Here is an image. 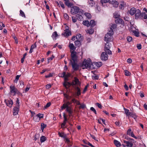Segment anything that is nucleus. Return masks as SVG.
Here are the masks:
<instances>
[{"mask_svg":"<svg viewBox=\"0 0 147 147\" xmlns=\"http://www.w3.org/2000/svg\"><path fill=\"white\" fill-rule=\"evenodd\" d=\"M91 63H92L90 59H88L87 60L86 59H84L82 63L81 66L83 69L87 68H90L91 65Z\"/></svg>","mask_w":147,"mask_h":147,"instance_id":"obj_1","label":"nucleus"},{"mask_svg":"<svg viewBox=\"0 0 147 147\" xmlns=\"http://www.w3.org/2000/svg\"><path fill=\"white\" fill-rule=\"evenodd\" d=\"M83 10L80 9L79 8L76 6H74L71 7V12L72 14H76L79 13L80 14H83Z\"/></svg>","mask_w":147,"mask_h":147,"instance_id":"obj_2","label":"nucleus"},{"mask_svg":"<svg viewBox=\"0 0 147 147\" xmlns=\"http://www.w3.org/2000/svg\"><path fill=\"white\" fill-rule=\"evenodd\" d=\"M104 47V51L109 55H111L112 52L110 50V49L111 46V44L110 43L111 42H106Z\"/></svg>","mask_w":147,"mask_h":147,"instance_id":"obj_3","label":"nucleus"},{"mask_svg":"<svg viewBox=\"0 0 147 147\" xmlns=\"http://www.w3.org/2000/svg\"><path fill=\"white\" fill-rule=\"evenodd\" d=\"M135 13V16L136 19H138L139 18L142 19L145 14V13H141L139 9L137 10V11Z\"/></svg>","mask_w":147,"mask_h":147,"instance_id":"obj_4","label":"nucleus"},{"mask_svg":"<svg viewBox=\"0 0 147 147\" xmlns=\"http://www.w3.org/2000/svg\"><path fill=\"white\" fill-rule=\"evenodd\" d=\"M65 29L64 30L65 32L62 33V35L64 36L65 37H68L69 36L71 35V32L69 30V27L66 26L65 27Z\"/></svg>","mask_w":147,"mask_h":147,"instance_id":"obj_5","label":"nucleus"},{"mask_svg":"<svg viewBox=\"0 0 147 147\" xmlns=\"http://www.w3.org/2000/svg\"><path fill=\"white\" fill-rule=\"evenodd\" d=\"M69 64H71L74 71H76L79 70L80 66L77 62L69 63Z\"/></svg>","mask_w":147,"mask_h":147,"instance_id":"obj_6","label":"nucleus"},{"mask_svg":"<svg viewBox=\"0 0 147 147\" xmlns=\"http://www.w3.org/2000/svg\"><path fill=\"white\" fill-rule=\"evenodd\" d=\"M113 36L112 35L107 34L105 36L104 40L106 42H112Z\"/></svg>","mask_w":147,"mask_h":147,"instance_id":"obj_7","label":"nucleus"},{"mask_svg":"<svg viewBox=\"0 0 147 147\" xmlns=\"http://www.w3.org/2000/svg\"><path fill=\"white\" fill-rule=\"evenodd\" d=\"M107 53L105 52H102L100 55V59L104 61H106L108 59V57Z\"/></svg>","mask_w":147,"mask_h":147,"instance_id":"obj_8","label":"nucleus"},{"mask_svg":"<svg viewBox=\"0 0 147 147\" xmlns=\"http://www.w3.org/2000/svg\"><path fill=\"white\" fill-rule=\"evenodd\" d=\"M7 105L9 107H11L13 104L12 100L10 98L8 99H5L4 101Z\"/></svg>","mask_w":147,"mask_h":147,"instance_id":"obj_9","label":"nucleus"},{"mask_svg":"<svg viewBox=\"0 0 147 147\" xmlns=\"http://www.w3.org/2000/svg\"><path fill=\"white\" fill-rule=\"evenodd\" d=\"M10 92L11 93H13V95H15L18 91V89L16 88L14 86H11L9 87Z\"/></svg>","mask_w":147,"mask_h":147,"instance_id":"obj_10","label":"nucleus"},{"mask_svg":"<svg viewBox=\"0 0 147 147\" xmlns=\"http://www.w3.org/2000/svg\"><path fill=\"white\" fill-rule=\"evenodd\" d=\"M127 135L131 136L136 139H137L138 138L137 137L135 136L133 132V131H131V128H130L127 130Z\"/></svg>","mask_w":147,"mask_h":147,"instance_id":"obj_11","label":"nucleus"},{"mask_svg":"<svg viewBox=\"0 0 147 147\" xmlns=\"http://www.w3.org/2000/svg\"><path fill=\"white\" fill-rule=\"evenodd\" d=\"M72 103V102L67 101L66 103L63 104L61 107V109L63 110L65 109L67 107L69 106V105H71Z\"/></svg>","mask_w":147,"mask_h":147,"instance_id":"obj_12","label":"nucleus"},{"mask_svg":"<svg viewBox=\"0 0 147 147\" xmlns=\"http://www.w3.org/2000/svg\"><path fill=\"white\" fill-rule=\"evenodd\" d=\"M19 105H18V106H16V107H14L13 109V115H17L18 113V112L19 111Z\"/></svg>","mask_w":147,"mask_h":147,"instance_id":"obj_13","label":"nucleus"},{"mask_svg":"<svg viewBox=\"0 0 147 147\" xmlns=\"http://www.w3.org/2000/svg\"><path fill=\"white\" fill-rule=\"evenodd\" d=\"M115 22L117 24H122L124 23L123 20L119 17L116 19L115 20Z\"/></svg>","mask_w":147,"mask_h":147,"instance_id":"obj_14","label":"nucleus"},{"mask_svg":"<svg viewBox=\"0 0 147 147\" xmlns=\"http://www.w3.org/2000/svg\"><path fill=\"white\" fill-rule=\"evenodd\" d=\"M63 85L66 89H67L71 86V83L67 82H65L63 84Z\"/></svg>","mask_w":147,"mask_h":147,"instance_id":"obj_15","label":"nucleus"},{"mask_svg":"<svg viewBox=\"0 0 147 147\" xmlns=\"http://www.w3.org/2000/svg\"><path fill=\"white\" fill-rule=\"evenodd\" d=\"M80 40H76L74 42V44L75 46L78 47H80L81 45V42Z\"/></svg>","mask_w":147,"mask_h":147,"instance_id":"obj_16","label":"nucleus"},{"mask_svg":"<svg viewBox=\"0 0 147 147\" xmlns=\"http://www.w3.org/2000/svg\"><path fill=\"white\" fill-rule=\"evenodd\" d=\"M78 58V57L77 56H76L75 57H74L73 58L72 57H71V59L69 60V63L77 62Z\"/></svg>","mask_w":147,"mask_h":147,"instance_id":"obj_17","label":"nucleus"},{"mask_svg":"<svg viewBox=\"0 0 147 147\" xmlns=\"http://www.w3.org/2000/svg\"><path fill=\"white\" fill-rule=\"evenodd\" d=\"M136 11L137 10L136 9V8L134 7L132 8L130 10V14L131 16L133 15L136 13Z\"/></svg>","mask_w":147,"mask_h":147,"instance_id":"obj_18","label":"nucleus"},{"mask_svg":"<svg viewBox=\"0 0 147 147\" xmlns=\"http://www.w3.org/2000/svg\"><path fill=\"white\" fill-rule=\"evenodd\" d=\"M74 81L75 82V84L80 86L81 83L80 82L79 79L76 77L74 78Z\"/></svg>","mask_w":147,"mask_h":147,"instance_id":"obj_19","label":"nucleus"},{"mask_svg":"<svg viewBox=\"0 0 147 147\" xmlns=\"http://www.w3.org/2000/svg\"><path fill=\"white\" fill-rule=\"evenodd\" d=\"M75 89L77 90V92L76 93L77 96H79L81 94V90L80 88L78 86H76L75 87Z\"/></svg>","mask_w":147,"mask_h":147,"instance_id":"obj_20","label":"nucleus"},{"mask_svg":"<svg viewBox=\"0 0 147 147\" xmlns=\"http://www.w3.org/2000/svg\"><path fill=\"white\" fill-rule=\"evenodd\" d=\"M65 4L68 7H71L73 5V4L72 3L69 1V0H68L65 1Z\"/></svg>","mask_w":147,"mask_h":147,"instance_id":"obj_21","label":"nucleus"},{"mask_svg":"<svg viewBox=\"0 0 147 147\" xmlns=\"http://www.w3.org/2000/svg\"><path fill=\"white\" fill-rule=\"evenodd\" d=\"M90 26L91 28L94 27L96 25V22L94 20H92L90 21Z\"/></svg>","mask_w":147,"mask_h":147,"instance_id":"obj_22","label":"nucleus"},{"mask_svg":"<svg viewBox=\"0 0 147 147\" xmlns=\"http://www.w3.org/2000/svg\"><path fill=\"white\" fill-rule=\"evenodd\" d=\"M82 24L87 27H88L90 26V22L88 20L83 21L82 22Z\"/></svg>","mask_w":147,"mask_h":147,"instance_id":"obj_23","label":"nucleus"},{"mask_svg":"<svg viewBox=\"0 0 147 147\" xmlns=\"http://www.w3.org/2000/svg\"><path fill=\"white\" fill-rule=\"evenodd\" d=\"M123 142L124 143L127 144L126 146L128 147H132L133 145L132 142H129V141L124 140Z\"/></svg>","mask_w":147,"mask_h":147,"instance_id":"obj_24","label":"nucleus"},{"mask_svg":"<svg viewBox=\"0 0 147 147\" xmlns=\"http://www.w3.org/2000/svg\"><path fill=\"white\" fill-rule=\"evenodd\" d=\"M114 144L117 147H119L121 146V143L116 140H114Z\"/></svg>","mask_w":147,"mask_h":147,"instance_id":"obj_25","label":"nucleus"},{"mask_svg":"<svg viewBox=\"0 0 147 147\" xmlns=\"http://www.w3.org/2000/svg\"><path fill=\"white\" fill-rule=\"evenodd\" d=\"M82 14H77L76 15V16L77 18V19L79 21H81L83 19V17L82 16Z\"/></svg>","mask_w":147,"mask_h":147,"instance_id":"obj_26","label":"nucleus"},{"mask_svg":"<svg viewBox=\"0 0 147 147\" xmlns=\"http://www.w3.org/2000/svg\"><path fill=\"white\" fill-rule=\"evenodd\" d=\"M125 5V3L124 1H122L120 4L119 7L120 9H124V6Z\"/></svg>","mask_w":147,"mask_h":147,"instance_id":"obj_27","label":"nucleus"},{"mask_svg":"<svg viewBox=\"0 0 147 147\" xmlns=\"http://www.w3.org/2000/svg\"><path fill=\"white\" fill-rule=\"evenodd\" d=\"M69 47L71 50L74 51L76 50V47H75L73 43H69Z\"/></svg>","mask_w":147,"mask_h":147,"instance_id":"obj_28","label":"nucleus"},{"mask_svg":"<svg viewBox=\"0 0 147 147\" xmlns=\"http://www.w3.org/2000/svg\"><path fill=\"white\" fill-rule=\"evenodd\" d=\"M58 36L57 32L56 31H55L53 33L51 37L53 40H56V38Z\"/></svg>","mask_w":147,"mask_h":147,"instance_id":"obj_29","label":"nucleus"},{"mask_svg":"<svg viewBox=\"0 0 147 147\" xmlns=\"http://www.w3.org/2000/svg\"><path fill=\"white\" fill-rule=\"evenodd\" d=\"M82 37H83L81 36V34H78L76 36V38L77 40H82Z\"/></svg>","mask_w":147,"mask_h":147,"instance_id":"obj_30","label":"nucleus"},{"mask_svg":"<svg viewBox=\"0 0 147 147\" xmlns=\"http://www.w3.org/2000/svg\"><path fill=\"white\" fill-rule=\"evenodd\" d=\"M111 4L113 5V6L115 8L118 7L119 5V3L117 1H115L113 3H112Z\"/></svg>","mask_w":147,"mask_h":147,"instance_id":"obj_31","label":"nucleus"},{"mask_svg":"<svg viewBox=\"0 0 147 147\" xmlns=\"http://www.w3.org/2000/svg\"><path fill=\"white\" fill-rule=\"evenodd\" d=\"M94 32V29L92 28H90L87 30L86 32L89 33V34H93Z\"/></svg>","mask_w":147,"mask_h":147,"instance_id":"obj_32","label":"nucleus"},{"mask_svg":"<svg viewBox=\"0 0 147 147\" xmlns=\"http://www.w3.org/2000/svg\"><path fill=\"white\" fill-rule=\"evenodd\" d=\"M46 138L44 136H42L40 138V141L41 143H42L44 142L46 140Z\"/></svg>","mask_w":147,"mask_h":147,"instance_id":"obj_33","label":"nucleus"},{"mask_svg":"<svg viewBox=\"0 0 147 147\" xmlns=\"http://www.w3.org/2000/svg\"><path fill=\"white\" fill-rule=\"evenodd\" d=\"M94 64L98 67H100L102 65V63L101 62H98L94 63Z\"/></svg>","mask_w":147,"mask_h":147,"instance_id":"obj_34","label":"nucleus"},{"mask_svg":"<svg viewBox=\"0 0 147 147\" xmlns=\"http://www.w3.org/2000/svg\"><path fill=\"white\" fill-rule=\"evenodd\" d=\"M88 3L89 5V6L92 7L94 5L95 3L93 1H88Z\"/></svg>","mask_w":147,"mask_h":147,"instance_id":"obj_35","label":"nucleus"},{"mask_svg":"<svg viewBox=\"0 0 147 147\" xmlns=\"http://www.w3.org/2000/svg\"><path fill=\"white\" fill-rule=\"evenodd\" d=\"M120 16V15L119 14L118 12H115L113 13V17L117 19L118 18H119Z\"/></svg>","mask_w":147,"mask_h":147,"instance_id":"obj_36","label":"nucleus"},{"mask_svg":"<svg viewBox=\"0 0 147 147\" xmlns=\"http://www.w3.org/2000/svg\"><path fill=\"white\" fill-rule=\"evenodd\" d=\"M47 126V125L44 123H41V124L40 128L42 132H43L44 129Z\"/></svg>","mask_w":147,"mask_h":147,"instance_id":"obj_37","label":"nucleus"},{"mask_svg":"<svg viewBox=\"0 0 147 147\" xmlns=\"http://www.w3.org/2000/svg\"><path fill=\"white\" fill-rule=\"evenodd\" d=\"M40 136V135L39 134L37 133L34 136V140L35 141H36L39 138Z\"/></svg>","mask_w":147,"mask_h":147,"instance_id":"obj_38","label":"nucleus"},{"mask_svg":"<svg viewBox=\"0 0 147 147\" xmlns=\"http://www.w3.org/2000/svg\"><path fill=\"white\" fill-rule=\"evenodd\" d=\"M77 53L75 51H73L71 52V57H72L73 58L74 57H75L76 56H77L76 55Z\"/></svg>","mask_w":147,"mask_h":147,"instance_id":"obj_39","label":"nucleus"},{"mask_svg":"<svg viewBox=\"0 0 147 147\" xmlns=\"http://www.w3.org/2000/svg\"><path fill=\"white\" fill-rule=\"evenodd\" d=\"M84 14L88 19H90L91 18V15L89 13H85Z\"/></svg>","mask_w":147,"mask_h":147,"instance_id":"obj_40","label":"nucleus"},{"mask_svg":"<svg viewBox=\"0 0 147 147\" xmlns=\"http://www.w3.org/2000/svg\"><path fill=\"white\" fill-rule=\"evenodd\" d=\"M107 34H109L113 35V29H112L111 28H110V29L109 30Z\"/></svg>","mask_w":147,"mask_h":147,"instance_id":"obj_41","label":"nucleus"},{"mask_svg":"<svg viewBox=\"0 0 147 147\" xmlns=\"http://www.w3.org/2000/svg\"><path fill=\"white\" fill-rule=\"evenodd\" d=\"M80 106L79 107V109H84L86 107V105L84 104H80Z\"/></svg>","mask_w":147,"mask_h":147,"instance_id":"obj_42","label":"nucleus"},{"mask_svg":"<svg viewBox=\"0 0 147 147\" xmlns=\"http://www.w3.org/2000/svg\"><path fill=\"white\" fill-rule=\"evenodd\" d=\"M38 118L39 119V120L40 119L43 118L44 115L43 114H41L40 113H39L37 114V115Z\"/></svg>","mask_w":147,"mask_h":147,"instance_id":"obj_43","label":"nucleus"},{"mask_svg":"<svg viewBox=\"0 0 147 147\" xmlns=\"http://www.w3.org/2000/svg\"><path fill=\"white\" fill-rule=\"evenodd\" d=\"M20 15L23 17H24L25 18L26 17V16L25 15V14L24 12L22 11V10H20Z\"/></svg>","mask_w":147,"mask_h":147,"instance_id":"obj_44","label":"nucleus"},{"mask_svg":"<svg viewBox=\"0 0 147 147\" xmlns=\"http://www.w3.org/2000/svg\"><path fill=\"white\" fill-rule=\"evenodd\" d=\"M59 75L62 78H64L65 76V72L63 71L61 74H59Z\"/></svg>","mask_w":147,"mask_h":147,"instance_id":"obj_45","label":"nucleus"},{"mask_svg":"<svg viewBox=\"0 0 147 147\" xmlns=\"http://www.w3.org/2000/svg\"><path fill=\"white\" fill-rule=\"evenodd\" d=\"M125 139L129 140V141L132 142H134V140L133 139H131L129 138L128 136H125Z\"/></svg>","mask_w":147,"mask_h":147,"instance_id":"obj_46","label":"nucleus"},{"mask_svg":"<svg viewBox=\"0 0 147 147\" xmlns=\"http://www.w3.org/2000/svg\"><path fill=\"white\" fill-rule=\"evenodd\" d=\"M88 84H87V85H86L84 88V90L82 92V93L83 94H84L85 93V92H86V91H87V88H88Z\"/></svg>","mask_w":147,"mask_h":147,"instance_id":"obj_47","label":"nucleus"},{"mask_svg":"<svg viewBox=\"0 0 147 147\" xmlns=\"http://www.w3.org/2000/svg\"><path fill=\"white\" fill-rule=\"evenodd\" d=\"M72 22L74 23L76 22L77 20V18L76 17V16H72Z\"/></svg>","mask_w":147,"mask_h":147,"instance_id":"obj_48","label":"nucleus"},{"mask_svg":"<svg viewBox=\"0 0 147 147\" xmlns=\"http://www.w3.org/2000/svg\"><path fill=\"white\" fill-rule=\"evenodd\" d=\"M100 2L102 6H103L104 3H106L109 2L108 0H101Z\"/></svg>","mask_w":147,"mask_h":147,"instance_id":"obj_49","label":"nucleus"},{"mask_svg":"<svg viewBox=\"0 0 147 147\" xmlns=\"http://www.w3.org/2000/svg\"><path fill=\"white\" fill-rule=\"evenodd\" d=\"M54 57V56L53 55H52V56L49 58H47V60H48V63H49L51 60H53V58Z\"/></svg>","mask_w":147,"mask_h":147,"instance_id":"obj_50","label":"nucleus"},{"mask_svg":"<svg viewBox=\"0 0 147 147\" xmlns=\"http://www.w3.org/2000/svg\"><path fill=\"white\" fill-rule=\"evenodd\" d=\"M51 104V102H48L47 104L44 107V108L45 109H47V108H48L49 107H50Z\"/></svg>","mask_w":147,"mask_h":147,"instance_id":"obj_51","label":"nucleus"},{"mask_svg":"<svg viewBox=\"0 0 147 147\" xmlns=\"http://www.w3.org/2000/svg\"><path fill=\"white\" fill-rule=\"evenodd\" d=\"M66 108V111L67 112H68V111H72V109L71 108V106L67 107Z\"/></svg>","mask_w":147,"mask_h":147,"instance_id":"obj_52","label":"nucleus"},{"mask_svg":"<svg viewBox=\"0 0 147 147\" xmlns=\"http://www.w3.org/2000/svg\"><path fill=\"white\" fill-rule=\"evenodd\" d=\"M53 73H50L48 75H46L45 77L46 78H48L51 77H52L53 76Z\"/></svg>","mask_w":147,"mask_h":147,"instance_id":"obj_53","label":"nucleus"},{"mask_svg":"<svg viewBox=\"0 0 147 147\" xmlns=\"http://www.w3.org/2000/svg\"><path fill=\"white\" fill-rule=\"evenodd\" d=\"M124 112L126 114V115L127 116L128 114L129 113V111L128 109L125 108H124Z\"/></svg>","mask_w":147,"mask_h":147,"instance_id":"obj_54","label":"nucleus"},{"mask_svg":"<svg viewBox=\"0 0 147 147\" xmlns=\"http://www.w3.org/2000/svg\"><path fill=\"white\" fill-rule=\"evenodd\" d=\"M63 134V133H62L61 134V133L60 132H59L58 133V135H59V136H60V137H62V138H65L66 137V135H63V134Z\"/></svg>","mask_w":147,"mask_h":147,"instance_id":"obj_55","label":"nucleus"},{"mask_svg":"<svg viewBox=\"0 0 147 147\" xmlns=\"http://www.w3.org/2000/svg\"><path fill=\"white\" fill-rule=\"evenodd\" d=\"M125 72V75L126 76H129L130 75V73L127 70H125L124 71Z\"/></svg>","mask_w":147,"mask_h":147,"instance_id":"obj_56","label":"nucleus"},{"mask_svg":"<svg viewBox=\"0 0 147 147\" xmlns=\"http://www.w3.org/2000/svg\"><path fill=\"white\" fill-rule=\"evenodd\" d=\"M127 41L128 42H130L132 39V38L130 36H128L127 38Z\"/></svg>","mask_w":147,"mask_h":147,"instance_id":"obj_57","label":"nucleus"},{"mask_svg":"<svg viewBox=\"0 0 147 147\" xmlns=\"http://www.w3.org/2000/svg\"><path fill=\"white\" fill-rule=\"evenodd\" d=\"M63 116L64 118V120L63 121V122H64L66 123V121H67V119L65 113H63Z\"/></svg>","mask_w":147,"mask_h":147,"instance_id":"obj_58","label":"nucleus"},{"mask_svg":"<svg viewBox=\"0 0 147 147\" xmlns=\"http://www.w3.org/2000/svg\"><path fill=\"white\" fill-rule=\"evenodd\" d=\"M33 119L35 121H37L39 120L37 115L33 117Z\"/></svg>","mask_w":147,"mask_h":147,"instance_id":"obj_59","label":"nucleus"},{"mask_svg":"<svg viewBox=\"0 0 147 147\" xmlns=\"http://www.w3.org/2000/svg\"><path fill=\"white\" fill-rule=\"evenodd\" d=\"M64 18L66 20H68L69 19V16L66 13L64 14Z\"/></svg>","mask_w":147,"mask_h":147,"instance_id":"obj_60","label":"nucleus"},{"mask_svg":"<svg viewBox=\"0 0 147 147\" xmlns=\"http://www.w3.org/2000/svg\"><path fill=\"white\" fill-rule=\"evenodd\" d=\"M90 109L95 114H96V112L95 109H94V108L93 107H91L90 108Z\"/></svg>","mask_w":147,"mask_h":147,"instance_id":"obj_61","label":"nucleus"},{"mask_svg":"<svg viewBox=\"0 0 147 147\" xmlns=\"http://www.w3.org/2000/svg\"><path fill=\"white\" fill-rule=\"evenodd\" d=\"M137 47L138 49H140L142 48V45L140 44H138L137 45Z\"/></svg>","mask_w":147,"mask_h":147,"instance_id":"obj_62","label":"nucleus"},{"mask_svg":"<svg viewBox=\"0 0 147 147\" xmlns=\"http://www.w3.org/2000/svg\"><path fill=\"white\" fill-rule=\"evenodd\" d=\"M131 117L134 118V119H136L137 118V116L136 115V114L134 113L133 114Z\"/></svg>","mask_w":147,"mask_h":147,"instance_id":"obj_63","label":"nucleus"},{"mask_svg":"<svg viewBox=\"0 0 147 147\" xmlns=\"http://www.w3.org/2000/svg\"><path fill=\"white\" fill-rule=\"evenodd\" d=\"M51 84H48L46 86V88L47 89H49L51 88Z\"/></svg>","mask_w":147,"mask_h":147,"instance_id":"obj_64","label":"nucleus"}]
</instances>
